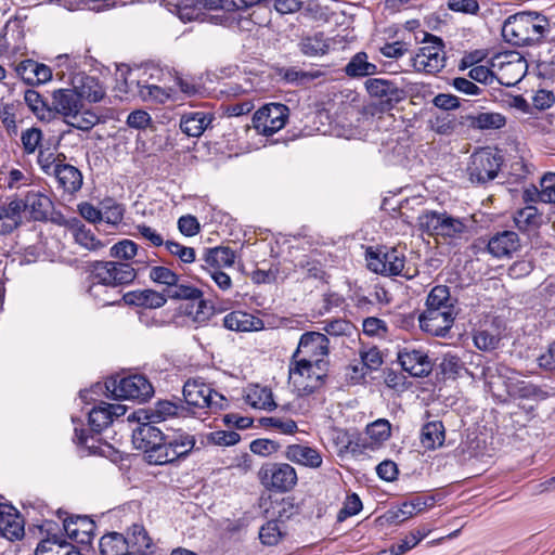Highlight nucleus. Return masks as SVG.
Instances as JSON below:
<instances>
[{
    "label": "nucleus",
    "mask_w": 555,
    "mask_h": 555,
    "mask_svg": "<svg viewBox=\"0 0 555 555\" xmlns=\"http://www.w3.org/2000/svg\"><path fill=\"white\" fill-rule=\"evenodd\" d=\"M59 188L68 194H74L81 189L82 173L78 168L69 164H62L54 170Z\"/></svg>",
    "instance_id": "28"
},
{
    "label": "nucleus",
    "mask_w": 555,
    "mask_h": 555,
    "mask_svg": "<svg viewBox=\"0 0 555 555\" xmlns=\"http://www.w3.org/2000/svg\"><path fill=\"white\" fill-rule=\"evenodd\" d=\"M502 157L490 149H481L470 156L467 168L472 182L486 183L498 176Z\"/></svg>",
    "instance_id": "13"
},
{
    "label": "nucleus",
    "mask_w": 555,
    "mask_h": 555,
    "mask_svg": "<svg viewBox=\"0 0 555 555\" xmlns=\"http://www.w3.org/2000/svg\"><path fill=\"white\" fill-rule=\"evenodd\" d=\"M440 369L448 378H455L463 369V362L460 357L447 353L441 360Z\"/></svg>",
    "instance_id": "61"
},
{
    "label": "nucleus",
    "mask_w": 555,
    "mask_h": 555,
    "mask_svg": "<svg viewBox=\"0 0 555 555\" xmlns=\"http://www.w3.org/2000/svg\"><path fill=\"white\" fill-rule=\"evenodd\" d=\"M212 121V117L206 112H190L183 114L180 119V129L189 137H199Z\"/></svg>",
    "instance_id": "30"
},
{
    "label": "nucleus",
    "mask_w": 555,
    "mask_h": 555,
    "mask_svg": "<svg viewBox=\"0 0 555 555\" xmlns=\"http://www.w3.org/2000/svg\"><path fill=\"white\" fill-rule=\"evenodd\" d=\"M223 326L235 332L258 331L262 326V321L247 312L232 311L224 315Z\"/></svg>",
    "instance_id": "31"
},
{
    "label": "nucleus",
    "mask_w": 555,
    "mask_h": 555,
    "mask_svg": "<svg viewBox=\"0 0 555 555\" xmlns=\"http://www.w3.org/2000/svg\"><path fill=\"white\" fill-rule=\"evenodd\" d=\"M414 515H416V513L413 504L410 502H404L398 508L388 511L385 515V518L388 522L401 524Z\"/></svg>",
    "instance_id": "56"
},
{
    "label": "nucleus",
    "mask_w": 555,
    "mask_h": 555,
    "mask_svg": "<svg viewBox=\"0 0 555 555\" xmlns=\"http://www.w3.org/2000/svg\"><path fill=\"white\" fill-rule=\"evenodd\" d=\"M362 509V502L358 494L352 493L347 495L344 506L337 514V520L344 521L348 517L357 515Z\"/></svg>",
    "instance_id": "60"
},
{
    "label": "nucleus",
    "mask_w": 555,
    "mask_h": 555,
    "mask_svg": "<svg viewBox=\"0 0 555 555\" xmlns=\"http://www.w3.org/2000/svg\"><path fill=\"white\" fill-rule=\"evenodd\" d=\"M548 31V20L537 12H519L511 15L502 26L504 39L515 46L540 42Z\"/></svg>",
    "instance_id": "1"
},
{
    "label": "nucleus",
    "mask_w": 555,
    "mask_h": 555,
    "mask_svg": "<svg viewBox=\"0 0 555 555\" xmlns=\"http://www.w3.org/2000/svg\"><path fill=\"white\" fill-rule=\"evenodd\" d=\"M60 156L65 158L63 154L55 155L49 149L40 150L38 154V164L42 171L47 175H53L54 170L62 165V163H60Z\"/></svg>",
    "instance_id": "52"
},
{
    "label": "nucleus",
    "mask_w": 555,
    "mask_h": 555,
    "mask_svg": "<svg viewBox=\"0 0 555 555\" xmlns=\"http://www.w3.org/2000/svg\"><path fill=\"white\" fill-rule=\"evenodd\" d=\"M149 278L157 283L166 285L167 288L178 281V274L167 267L155 266L150 269Z\"/></svg>",
    "instance_id": "53"
},
{
    "label": "nucleus",
    "mask_w": 555,
    "mask_h": 555,
    "mask_svg": "<svg viewBox=\"0 0 555 555\" xmlns=\"http://www.w3.org/2000/svg\"><path fill=\"white\" fill-rule=\"evenodd\" d=\"M24 520L12 505L0 504V534L10 541L24 537Z\"/></svg>",
    "instance_id": "20"
},
{
    "label": "nucleus",
    "mask_w": 555,
    "mask_h": 555,
    "mask_svg": "<svg viewBox=\"0 0 555 555\" xmlns=\"http://www.w3.org/2000/svg\"><path fill=\"white\" fill-rule=\"evenodd\" d=\"M188 413L189 409L181 403L163 400L155 403L151 414H146L145 418L152 422H162L170 417H185Z\"/></svg>",
    "instance_id": "34"
},
{
    "label": "nucleus",
    "mask_w": 555,
    "mask_h": 555,
    "mask_svg": "<svg viewBox=\"0 0 555 555\" xmlns=\"http://www.w3.org/2000/svg\"><path fill=\"white\" fill-rule=\"evenodd\" d=\"M365 89L371 96L387 103L399 101L400 99V90L392 81L387 79L370 78L365 81Z\"/></svg>",
    "instance_id": "32"
},
{
    "label": "nucleus",
    "mask_w": 555,
    "mask_h": 555,
    "mask_svg": "<svg viewBox=\"0 0 555 555\" xmlns=\"http://www.w3.org/2000/svg\"><path fill=\"white\" fill-rule=\"evenodd\" d=\"M42 140V131L38 128H29L22 132L21 141L25 153L33 154Z\"/></svg>",
    "instance_id": "62"
},
{
    "label": "nucleus",
    "mask_w": 555,
    "mask_h": 555,
    "mask_svg": "<svg viewBox=\"0 0 555 555\" xmlns=\"http://www.w3.org/2000/svg\"><path fill=\"white\" fill-rule=\"evenodd\" d=\"M344 72L350 78H362L377 74L378 68L376 64L369 62L367 54L361 51L350 59Z\"/></svg>",
    "instance_id": "33"
},
{
    "label": "nucleus",
    "mask_w": 555,
    "mask_h": 555,
    "mask_svg": "<svg viewBox=\"0 0 555 555\" xmlns=\"http://www.w3.org/2000/svg\"><path fill=\"white\" fill-rule=\"evenodd\" d=\"M52 106L56 113L68 119L70 116H75V113L79 109H82V102L74 88L59 89L52 94Z\"/></svg>",
    "instance_id": "24"
},
{
    "label": "nucleus",
    "mask_w": 555,
    "mask_h": 555,
    "mask_svg": "<svg viewBox=\"0 0 555 555\" xmlns=\"http://www.w3.org/2000/svg\"><path fill=\"white\" fill-rule=\"evenodd\" d=\"M282 537L283 532L278 520H269L259 531L261 543L269 546L276 545Z\"/></svg>",
    "instance_id": "49"
},
{
    "label": "nucleus",
    "mask_w": 555,
    "mask_h": 555,
    "mask_svg": "<svg viewBox=\"0 0 555 555\" xmlns=\"http://www.w3.org/2000/svg\"><path fill=\"white\" fill-rule=\"evenodd\" d=\"M15 72L25 83L30 86L46 83L52 78V70L48 65L30 59L20 62Z\"/></svg>",
    "instance_id": "21"
},
{
    "label": "nucleus",
    "mask_w": 555,
    "mask_h": 555,
    "mask_svg": "<svg viewBox=\"0 0 555 555\" xmlns=\"http://www.w3.org/2000/svg\"><path fill=\"white\" fill-rule=\"evenodd\" d=\"M185 314L196 324H204L211 315V307L201 297L186 304Z\"/></svg>",
    "instance_id": "47"
},
{
    "label": "nucleus",
    "mask_w": 555,
    "mask_h": 555,
    "mask_svg": "<svg viewBox=\"0 0 555 555\" xmlns=\"http://www.w3.org/2000/svg\"><path fill=\"white\" fill-rule=\"evenodd\" d=\"M424 43L411 57V66L420 73H439L446 66L443 41L437 36L426 34Z\"/></svg>",
    "instance_id": "6"
},
{
    "label": "nucleus",
    "mask_w": 555,
    "mask_h": 555,
    "mask_svg": "<svg viewBox=\"0 0 555 555\" xmlns=\"http://www.w3.org/2000/svg\"><path fill=\"white\" fill-rule=\"evenodd\" d=\"M540 202L555 204V173H545L540 181Z\"/></svg>",
    "instance_id": "55"
},
{
    "label": "nucleus",
    "mask_w": 555,
    "mask_h": 555,
    "mask_svg": "<svg viewBox=\"0 0 555 555\" xmlns=\"http://www.w3.org/2000/svg\"><path fill=\"white\" fill-rule=\"evenodd\" d=\"M261 483L270 490L287 492L297 483V473L287 463L268 464L259 470Z\"/></svg>",
    "instance_id": "14"
},
{
    "label": "nucleus",
    "mask_w": 555,
    "mask_h": 555,
    "mask_svg": "<svg viewBox=\"0 0 555 555\" xmlns=\"http://www.w3.org/2000/svg\"><path fill=\"white\" fill-rule=\"evenodd\" d=\"M299 513V507L295 504L294 499L285 498L275 504L273 515H276L278 521H284Z\"/></svg>",
    "instance_id": "59"
},
{
    "label": "nucleus",
    "mask_w": 555,
    "mask_h": 555,
    "mask_svg": "<svg viewBox=\"0 0 555 555\" xmlns=\"http://www.w3.org/2000/svg\"><path fill=\"white\" fill-rule=\"evenodd\" d=\"M513 392L518 398L534 401H543L550 397V392L545 388L525 380L517 382Z\"/></svg>",
    "instance_id": "43"
},
{
    "label": "nucleus",
    "mask_w": 555,
    "mask_h": 555,
    "mask_svg": "<svg viewBox=\"0 0 555 555\" xmlns=\"http://www.w3.org/2000/svg\"><path fill=\"white\" fill-rule=\"evenodd\" d=\"M22 212L28 211L33 219L43 220L48 217L51 202L48 196L37 191H29L25 198H20Z\"/></svg>",
    "instance_id": "27"
},
{
    "label": "nucleus",
    "mask_w": 555,
    "mask_h": 555,
    "mask_svg": "<svg viewBox=\"0 0 555 555\" xmlns=\"http://www.w3.org/2000/svg\"><path fill=\"white\" fill-rule=\"evenodd\" d=\"M88 422L91 431L94 434H100L111 424L108 406L105 405V402H101L91 409L88 413Z\"/></svg>",
    "instance_id": "46"
},
{
    "label": "nucleus",
    "mask_w": 555,
    "mask_h": 555,
    "mask_svg": "<svg viewBox=\"0 0 555 555\" xmlns=\"http://www.w3.org/2000/svg\"><path fill=\"white\" fill-rule=\"evenodd\" d=\"M164 294L166 295V299L169 298L173 300H192L203 297V292L201 289L181 282L179 275L178 281L166 288Z\"/></svg>",
    "instance_id": "41"
},
{
    "label": "nucleus",
    "mask_w": 555,
    "mask_h": 555,
    "mask_svg": "<svg viewBox=\"0 0 555 555\" xmlns=\"http://www.w3.org/2000/svg\"><path fill=\"white\" fill-rule=\"evenodd\" d=\"M456 312L425 310L418 317L422 331L433 335L444 337L453 326Z\"/></svg>",
    "instance_id": "16"
},
{
    "label": "nucleus",
    "mask_w": 555,
    "mask_h": 555,
    "mask_svg": "<svg viewBox=\"0 0 555 555\" xmlns=\"http://www.w3.org/2000/svg\"><path fill=\"white\" fill-rule=\"evenodd\" d=\"M417 223L422 232L451 241L462 240L468 232L466 219L454 217L446 210H424L417 217Z\"/></svg>",
    "instance_id": "3"
},
{
    "label": "nucleus",
    "mask_w": 555,
    "mask_h": 555,
    "mask_svg": "<svg viewBox=\"0 0 555 555\" xmlns=\"http://www.w3.org/2000/svg\"><path fill=\"white\" fill-rule=\"evenodd\" d=\"M245 400L250 406L256 409L272 411L276 408L271 389L259 385L247 388Z\"/></svg>",
    "instance_id": "37"
},
{
    "label": "nucleus",
    "mask_w": 555,
    "mask_h": 555,
    "mask_svg": "<svg viewBox=\"0 0 555 555\" xmlns=\"http://www.w3.org/2000/svg\"><path fill=\"white\" fill-rule=\"evenodd\" d=\"M195 443V436L183 429H176L164 434V443L158 449L159 457L157 465L173 463L186 457L194 449Z\"/></svg>",
    "instance_id": "9"
},
{
    "label": "nucleus",
    "mask_w": 555,
    "mask_h": 555,
    "mask_svg": "<svg viewBox=\"0 0 555 555\" xmlns=\"http://www.w3.org/2000/svg\"><path fill=\"white\" fill-rule=\"evenodd\" d=\"M99 273L100 269L93 263L86 280V293L100 307L118 305L122 301L120 289Z\"/></svg>",
    "instance_id": "10"
},
{
    "label": "nucleus",
    "mask_w": 555,
    "mask_h": 555,
    "mask_svg": "<svg viewBox=\"0 0 555 555\" xmlns=\"http://www.w3.org/2000/svg\"><path fill=\"white\" fill-rule=\"evenodd\" d=\"M327 365L318 367L311 360L291 359L288 376L294 387L305 393H312L322 386Z\"/></svg>",
    "instance_id": "5"
},
{
    "label": "nucleus",
    "mask_w": 555,
    "mask_h": 555,
    "mask_svg": "<svg viewBox=\"0 0 555 555\" xmlns=\"http://www.w3.org/2000/svg\"><path fill=\"white\" fill-rule=\"evenodd\" d=\"M235 261V254L229 247H215L206 250L203 268L208 270H220L223 267H232Z\"/></svg>",
    "instance_id": "35"
},
{
    "label": "nucleus",
    "mask_w": 555,
    "mask_h": 555,
    "mask_svg": "<svg viewBox=\"0 0 555 555\" xmlns=\"http://www.w3.org/2000/svg\"><path fill=\"white\" fill-rule=\"evenodd\" d=\"M67 542L61 540L56 535L53 539L42 540L35 552V555H61L64 552V545Z\"/></svg>",
    "instance_id": "58"
},
{
    "label": "nucleus",
    "mask_w": 555,
    "mask_h": 555,
    "mask_svg": "<svg viewBox=\"0 0 555 555\" xmlns=\"http://www.w3.org/2000/svg\"><path fill=\"white\" fill-rule=\"evenodd\" d=\"M99 547L102 555H120L127 548V541L121 533L112 532L100 539Z\"/></svg>",
    "instance_id": "45"
},
{
    "label": "nucleus",
    "mask_w": 555,
    "mask_h": 555,
    "mask_svg": "<svg viewBox=\"0 0 555 555\" xmlns=\"http://www.w3.org/2000/svg\"><path fill=\"white\" fill-rule=\"evenodd\" d=\"M74 89L77 91L81 102L86 100L91 103H96L105 95L103 86L100 83L99 79L92 76L81 75L75 77Z\"/></svg>",
    "instance_id": "26"
},
{
    "label": "nucleus",
    "mask_w": 555,
    "mask_h": 555,
    "mask_svg": "<svg viewBox=\"0 0 555 555\" xmlns=\"http://www.w3.org/2000/svg\"><path fill=\"white\" fill-rule=\"evenodd\" d=\"M122 301L129 306L158 309L166 305L167 299L164 293L147 288L124 294Z\"/></svg>",
    "instance_id": "25"
},
{
    "label": "nucleus",
    "mask_w": 555,
    "mask_h": 555,
    "mask_svg": "<svg viewBox=\"0 0 555 555\" xmlns=\"http://www.w3.org/2000/svg\"><path fill=\"white\" fill-rule=\"evenodd\" d=\"M138 251V245L131 240H122L111 247V256L118 259L130 260Z\"/></svg>",
    "instance_id": "54"
},
{
    "label": "nucleus",
    "mask_w": 555,
    "mask_h": 555,
    "mask_svg": "<svg viewBox=\"0 0 555 555\" xmlns=\"http://www.w3.org/2000/svg\"><path fill=\"white\" fill-rule=\"evenodd\" d=\"M102 220L113 225L119 224L124 219L122 206L112 199L102 203Z\"/></svg>",
    "instance_id": "51"
},
{
    "label": "nucleus",
    "mask_w": 555,
    "mask_h": 555,
    "mask_svg": "<svg viewBox=\"0 0 555 555\" xmlns=\"http://www.w3.org/2000/svg\"><path fill=\"white\" fill-rule=\"evenodd\" d=\"M321 72H305L295 67L282 68L280 76L283 80L297 87H302L321 77Z\"/></svg>",
    "instance_id": "44"
},
{
    "label": "nucleus",
    "mask_w": 555,
    "mask_h": 555,
    "mask_svg": "<svg viewBox=\"0 0 555 555\" xmlns=\"http://www.w3.org/2000/svg\"><path fill=\"white\" fill-rule=\"evenodd\" d=\"M285 457L298 465L317 469L322 466L323 457L320 451L308 444H289L285 450Z\"/></svg>",
    "instance_id": "22"
},
{
    "label": "nucleus",
    "mask_w": 555,
    "mask_h": 555,
    "mask_svg": "<svg viewBox=\"0 0 555 555\" xmlns=\"http://www.w3.org/2000/svg\"><path fill=\"white\" fill-rule=\"evenodd\" d=\"M330 340L320 332H306L301 335L292 359L311 360L318 367L327 365Z\"/></svg>",
    "instance_id": "11"
},
{
    "label": "nucleus",
    "mask_w": 555,
    "mask_h": 555,
    "mask_svg": "<svg viewBox=\"0 0 555 555\" xmlns=\"http://www.w3.org/2000/svg\"><path fill=\"white\" fill-rule=\"evenodd\" d=\"M288 107L281 103H270L258 109L254 116L255 129L263 135H272L281 130L287 120Z\"/></svg>",
    "instance_id": "15"
},
{
    "label": "nucleus",
    "mask_w": 555,
    "mask_h": 555,
    "mask_svg": "<svg viewBox=\"0 0 555 555\" xmlns=\"http://www.w3.org/2000/svg\"><path fill=\"white\" fill-rule=\"evenodd\" d=\"M165 247L184 263H192L195 260V250L192 247L183 246L173 241H166Z\"/></svg>",
    "instance_id": "63"
},
{
    "label": "nucleus",
    "mask_w": 555,
    "mask_h": 555,
    "mask_svg": "<svg viewBox=\"0 0 555 555\" xmlns=\"http://www.w3.org/2000/svg\"><path fill=\"white\" fill-rule=\"evenodd\" d=\"M74 237L76 243L89 250H98L105 246L104 243L96 238L91 229L86 228L83 224L74 228Z\"/></svg>",
    "instance_id": "48"
},
{
    "label": "nucleus",
    "mask_w": 555,
    "mask_h": 555,
    "mask_svg": "<svg viewBox=\"0 0 555 555\" xmlns=\"http://www.w3.org/2000/svg\"><path fill=\"white\" fill-rule=\"evenodd\" d=\"M127 547L143 555H147L152 548V539L149 537L146 530L139 525H133L125 537Z\"/></svg>",
    "instance_id": "38"
},
{
    "label": "nucleus",
    "mask_w": 555,
    "mask_h": 555,
    "mask_svg": "<svg viewBox=\"0 0 555 555\" xmlns=\"http://www.w3.org/2000/svg\"><path fill=\"white\" fill-rule=\"evenodd\" d=\"M151 79L153 76L147 75L146 70L129 69L118 89L125 92V99L140 98L144 102L154 104L178 100L177 91L173 88L160 87L152 82Z\"/></svg>",
    "instance_id": "2"
},
{
    "label": "nucleus",
    "mask_w": 555,
    "mask_h": 555,
    "mask_svg": "<svg viewBox=\"0 0 555 555\" xmlns=\"http://www.w3.org/2000/svg\"><path fill=\"white\" fill-rule=\"evenodd\" d=\"M96 115L87 111L82 112L81 109L75 113V116H70L66 119L68 125L79 130H89L96 124Z\"/></svg>",
    "instance_id": "57"
},
{
    "label": "nucleus",
    "mask_w": 555,
    "mask_h": 555,
    "mask_svg": "<svg viewBox=\"0 0 555 555\" xmlns=\"http://www.w3.org/2000/svg\"><path fill=\"white\" fill-rule=\"evenodd\" d=\"M425 310L455 312L454 300L446 285L435 286L428 294Z\"/></svg>",
    "instance_id": "36"
},
{
    "label": "nucleus",
    "mask_w": 555,
    "mask_h": 555,
    "mask_svg": "<svg viewBox=\"0 0 555 555\" xmlns=\"http://www.w3.org/2000/svg\"><path fill=\"white\" fill-rule=\"evenodd\" d=\"M514 222L520 231L535 230L542 223V215L539 214L537 207L527 205L515 212Z\"/></svg>",
    "instance_id": "40"
},
{
    "label": "nucleus",
    "mask_w": 555,
    "mask_h": 555,
    "mask_svg": "<svg viewBox=\"0 0 555 555\" xmlns=\"http://www.w3.org/2000/svg\"><path fill=\"white\" fill-rule=\"evenodd\" d=\"M105 388L114 398L125 400H146L154 392L152 384L143 375L111 378L105 383Z\"/></svg>",
    "instance_id": "8"
},
{
    "label": "nucleus",
    "mask_w": 555,
    "mask_h": 555,
    "mask_svg": "<svg viewBox=\"0 0 555 555\" xmlns=\"http://www.w3.org/2000/svg\"><path fill=\"white\" fill-rule=\"evenodd\" d=\"M444 441V426L439 421L428 422L422 428L421 442L426 449L441 447Z\"/></svg>",
    "instance_id": "39"
},
{
    "label": "nucleus",
    "mask_w": 555,
    "mask_h": 555,
    "mask_svg": "<svg viewBox=\"0 0 555 555\" xmlns=\"http://www.w3.org/2000/svg\"><path fill=\"white\" fill-rule=\"evenodd\" d=\"M330 44L323 33H317L313 36L306 37L300 42V51L307 56L324 55L328 51Z\"/></svg>",
    "instance_id": "42"
},
{
    "label": "nucleus",
    "mask_w": 555,
    "mask_h": 555,
    "mask_svg": "<svg viewBox=\"0 0 555 555\" xmlns=\"http://www.w3.org/2000/svg\"><path fill=\"white\" fill-rule=\"evenodd\" d=\"M366 261L371 271L382 275H400L406 280H411L415 275V272L405 269V256L398 248H390L385 251L367 250Z\"/></svg>",
    "instance_id": "4"
},
{
    "label": "nucleus",
    "mask_w": 555,
    "mask_h": 555,
    "mask_svg": "<svg viewBox=\"0 0 555 555\" xmlns=\"http://www.w3.org/2000/svg\"><path fill=\"white\" fill-rule=\"evenodd\" d=\"M94 264L100 269L99 274L111 280L116 288L132 283L137 276L135 269L129 262L95 261Z\"/></svg>",
    "instance_id": "18"
},
{
    "label": "nucleus",
    "mask_w": 555,
    "mask_h": 555,
    "mask_svg": "<svg viewBox=\"0 0 555 555\" xmlns=\"http://www.w3.org/2000/svg\"><path fill=\"white\" fill-rule=\"evenodd\" d=\"M183 398L189 406L208 408L212 411L222 410L227 405L223 395L217 392L201 378L189 379L183 386Z\"/></svg>",
    "instance_id": "7"
},
{
    "label": "nucleus",
    "mask_w": 555,
    "mask_h": 555,
    "mask_svg": "<svg viewBox=\"0 0 555 555\" xmlns=\"http://www.w3.org/2000/svg\"><path fill=\"white\" fill-rule=\"evenodd\" d=\"M139 423L132 430V443L137 450H141L145 454V459L150 464L157 465L159 450L164 443V433L152 425V421Z\"/></svg>",
    "instance_id": "12"
},
{
    "label": "nucleus",
    "mask_w": 555,
    "mask_h": 555,
    "mask_svg": "<svg viewBox=\"0 0 555 555\" xmlns=\"http://www.w3.org/2000/svg\"><path fill=\"white\" fill-rule=\"evenodd\" d=\"M398 361L402 369L414 377L427 376L433 370L428 354L421 349L403 348L398 352Z\"/></svg>",
    "instance_id": "17"
},
{
    "label": "nucleus",
    "mask_w": 555,
    "mask_h": 555,
    "mask_svg": "<svg viewBox=\"0 0 555 555\" xmlns=\"http://www.w3.org/2000/svg\"><path fill=\"white\" fill-rule=\"evenodd\" d=\"M66 535L80 544H90L95 531V522L88 516H72L63 518Z\"/></svg>",
    "instance_id": "19"
},
{
    "label": "nucleus",
    "mask_w": 555,
    "mask_h": 555,
    "mask_svg": "<svg viewBox=\"0 0 555 555\" xmlns=\"http://www.w3.org/2000/svg\"><path fill=\"white\" fill-rule=\"evenodd\" d=\"M520 247L518 234L502 231L493 235L487 245L488 251L496 258L511 257Z\"/></svg>",
    "instance_id": "23"
},
{
    "label": "nucleus",
    "mask_w": 555,
    "mask_h": 555,
    "mask_svg": "<svg viewBox=\"0 0 555 555\" xmlns=\"http://www.w3.org/2000/svg\"><path fill=\"white\" fill-rule=\"evenodd\" d=\"M20 198L0 205V235L13 232L22 223Z\"/></svg>",
    "instance_id": "29"
},
{
    "label": "nucleus",
    "mask_w": 555,
    "mask_h": 555,
    "mask_svg": "<svg viewBox=\"0 0 555 555\" xmlns=\"http://www.w3.org/2000/svg\"><path fill=\"white\" fill-rule=\"evenodd\" d=\"M474 124L479 129H500L505 126L506 118L500 113L486 112L478 114Z\"/></svg>",
    "instance_id": "50"
},
{
    "label": "nucleus",
    "mask_w": 555,
    "mask_h": 555,
    "mask_svg": "<svg viewBox=\"0 0 555 555\" xmlns=\"http://www.w3.org/2000/svg\"><path fill=\"white\" fill-rule=\"evenodd\" d=\"M500 338L488 331H478L474 335V344L479 350L490 351L498 347Z\"/></svg>",
    "instance_id": "64"
}]
</instances>
